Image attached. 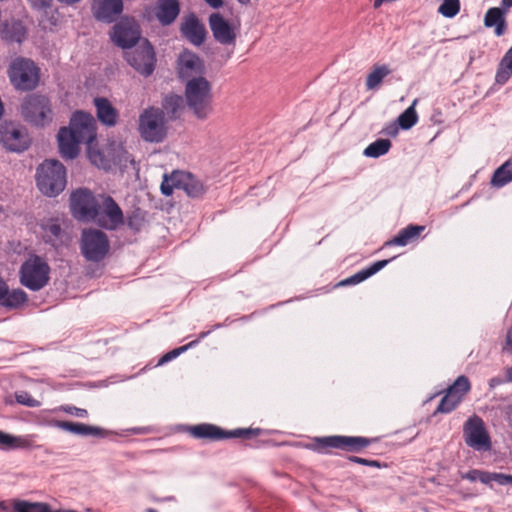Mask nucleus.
Wrapping results in <instances>:
<instances>
[{
	"mask_svg": "<svg viewBox=\"0 0 512 512\" xmlns=\"http://www.w3.org/2000/svg\"><path fill=\"white\" fill-rule=\"evenodd\" d=\"M185 99L188 109L198 120H206L213 113L211 83L204 77H193L185 86Z\"/></svg>",
	"mask_w": 512,
	"mask_h": 512,
	"instance_id": "nucleus-1",
	"label": "nucleus"
},
{
	"mask_svg": "<svg viewBox=\"0 0 512 512\" xmlns=\"http://www.w3.org/2000/svg\"><path fill=\"white\" fill-rule=\"evenodd\" d=\"M36 183L39 190L47 196H55L66 186V169L55 159L45 160L36 172Z\"/></svg>",
	"mask_w": 512,
	"mask_h": 512,
	"instance_id": "nucleus-2",
	"label": "nucleus"
},
{
	"mask_svg": "<svg viewBox=\"0 0 512 512\" xmlns=\"http://www.w3.org/2000/svg\"><path fill=\"white\" fill-rule=\"evenodd\" d=\"M373 441V439L363 436L333 435L314 438L311 447L314 451L322 454H330L334 450L359 453Z\"/></svg>",
	"mask_w": 512,
	"mask_h": 512,
	"instance_id": "nucleus-3",
	"label": "nucleus"
},
{
	"mask_svg": "<svg viewBox=\"0 0 512 512\" xmlns=\"http://www.w3.org/2000/svg\"><path fill=\"white\" fill-rule=\"evenodd\" d=\"M187 432L195 439L207 441H220L229 438H242L252 439L262 433L260 428H238L231 431H226L221 427L210 424L202 423L187 428Z\"/></svg>",
	"mask_w": 512,
	"mask_h": 512,
	"instance_id": "nucleus-4",
	"label": "nucleus"
},
{
	"mask_svg": "<svg viewBox=\"0 0 512 512\" xmlns=\"http://www.w3.org/2000/svg\"><path fill=\"white\" fill-rule=\"evenodd\" d=\"M50 266L42 257L32 255L26 259L19 271L20 283L31 291L44 288L50 279Z\"/></svg>",
	"mask_w": 512,
	"mask_h": 512,
	"instance_id": "nucleus-5",
	"label": "nucleus"
},
{
	"mask_svg": "<svg viewBox=\"0 0 512 512\" xmlns=\"http://www.w3.org/2000/svg\"><path fill=\"white\" fill-rule=\"evenodd\" d=\"M21 115L28 123L44 127L52 122L53 110L49 98L33 93L26 96L21 104Z\"/></svg>",
	"mask_w": 512,
	"mask_h": 512,
	"instance_id": "nucleus-6",
	"label": "nucleus"
},
{
	"mask_svg": "<svg viewBox=\"0 0 512 512\" xmlns=\"http://www.w3.org/2000/svg\"><path fill=\"white\" fill-rule=\"evenodd\" d=\"M139 133L148 142L159 143L167 134L166 120L161 108L148 107L139 116Z\"/></svg>",
	"mask_w": 512,
	"mask_h": 512,
	"instance_id": "nucleus-7",
	"label": "nucleus"
},
{
	"mask_svg": "<svg viewBox=\"0 0 512 512\" xmlns=\"http://www.w3.org/2000/svg\"><path fill=\"white\" fill-rule=\"evenodd\" d=\"M92 221L101 228L116 230L124 224V214L111 196L101 194Z\"/></svg>",
	"mask_w": 512,
	"mask_h": 512,
	"instance_id": "nucleus-8",
	"label": "nucleus"
},
{
	"mask_svg": "<svg viewBox=\"0 0 512 512\" xmlns=\"http://www.w3.org/2000/svg\"><path fill=\"white\" fill-rule=\"evenodd\" d=\"M80 249L86 260L100 262L109 252V239L104 232L98 229H84L81 235Z\"/></svg>",
	"mask_w": 512,
	"mask_h": 512,
	"instance_id": "nucleus-9",
	"label": "nucleus"
},
{
	"mask_svg": "<svg viewBox=\"0 0 512 512\" xmlns=\"http://www.w3.org/2000/svg\"><path fill=\"white\" fill-rule=\"evenodd\" d=\"M9 78L13 86L22 91L34 89L39 82V68L29 59L18 58L9 68Z\"/></svg>",
	"mask_w": 512,
	"mask_h": 512,
	"instance_id": "nucleus-10",
	"label": "nucleus"
},
{
	"mask_svg": "<svg viewBox=\"0 0 512 512\" xmlns=\"http://www.w3.org/2000/svg\"><path fill=\"white\" fill-rule=\"evenodd\" d=\"M471 390V383L465 375L457 377V379L450 385L443 398L441 399L436 413L447 414L452 412L463 401L464 397Z\"/></svg>",
	"mask_w": 512,
	"mask_h": 512,
	"instance_id": "nucleus-11",
	"label": "nucleus"
},
{
	"mask_svg": "<svg viewBox=\"0 0 512 512\" xmlns=\"http://www.w3.org/2000/svg\"><path fill=\"white\" fill-rule=\"evenodd\" d=\"M125 58L136 71L144 76H149L154 71L155 53L147 40L134 50L125 52Z\"/></svg>",
	"mask_w": 512,
	"mask_h": 512,
	"instance_id": "nucleus-12",
	"label": "nucleus"
},
{
	"mask_svg": "<svg viewBox=\"0 0 512 512\" xmlns=\"http://www.w3.org/2000/svg\"><path fill=\"white\" fill-rule=\"evenodd\" d=\"M465 443L475 450H490L491 441L483 420L478 416L470 417L463 428Z\"/></svg>",
	"mask_w": 512,
	"mask_h": 512,
	"instance_id": "nucleus-13",
	"label": "nucleus"
},
{
	"mask_svg": "<svg viewBox=\"0 0 512 512\" xmlns=\"http://www.w3.org/2000/svg\"><path fill=\"white\" fill-rule=\"evenodd\" d=\"M98 204V196L87 189H79L71 194L70 207L75 218L86 221L93 219Z\"/></svg>",
	"mask_w": 512,
	"mask_h": 512,
	"instance_id": "nucleus-14",
	"label": "nucleus"
},
{
	"mask_svg": "<svg viewBox=\"0 0 512 512\" xmlns=\"http://www.w3.org/2000/svg\"><path fill=\"white\" fill-rule=\"evenodd\" d=\"M209 26L214 39L222 45H233L240 27L238 20L229 22L220 13H212L209 16Z\"/></svg>",
	"mask_w": 512,
	"mask_h": 512,
	"instance_id": "nucleus-15",
	"label": "nucleus"
},
{
	"mask_svg": "<svg viewBox=\"0 0 512 512\" xmlns=\"http://www.w3.org/2000/svg\"><path fill=\"white\" fill-rule=\"evenodd\" d=\"M140 28L133 18H123L113 27L112 40L122 48L134 46L140 39Z\"/></svg>",
	"mask_w": 512,
	"mask_h": 512,
	"instance_id": "nucleus-16",
	"label": "nucleus"
},
{
	"mask_svg": "<svg viewBox=\"0 0 512 512\" xmlns=\"http://www.w3.org/2000/svg\"><path fill=\"white\" fill-rule=\"evenodd\" d=\"M68 130L83 143H91L96 137V121L90 113H73Z\"/></svg>",
	"mask_w": 512,
	"mask_h": 512,
	"instance_id": "nucleus-17",
	"label": "nucleus"
},
{
	"mask_svg": "<svg viewBox=\"0 0 512 512\" xmlns=\"http://www.w3.org/2000/svg\"><path fill=\"white\" fill-rule=\"evenodd\" d=\"M0 135L1 142L10 151L20 152L29 146L26 129L14 123H4L0 128Z\"/></svg>",
	"mask_w": 512,
	"mask_h": 512,
	"instance_id": "nucleus-18",
	"label": "nucleus"
},
{
	"mask_svg": "<svg viewBox=\"0 0 512 512\" xmlns=\"http://www.w3.org/2000/svg\"><path fill=\"white\" fill-rule=\"evenodd\" d=\"M181 35L195 46L202 45L207 36L205 25L194 14H188L183 17L180 25Z\"/></svg>",
	"mask_w": 512,
	"mask_h": 512,
	"instance_id": "nucleus-19",
	"label": "nucleus"
},
{
	"mask_svg": "<svg viewBox=\"0 0 512 512\" xmlns=\"http://www.w3.org/2000/svg\"><path fill=\"white\" fill-rule=\"evenodd\" d=\"M123 12V2H93L92 13L96 20L112 23Z\"/></svg>",
	"mask_w": 512,
	"mask_h": 512,
	"instance_id": "nucleus-20",
	"label": "nucleus"
},
{
	"mask_svg": "<svg viewBox=\"0 0 512 512\" xmlns=\"http://www.w3.org/2000/svg\"><path fill=\"white\" fill-rule=\"evenodd\" d=\"M59 152L63 158L74 159L79 153V144L83 143L67 127H62L57 135Z\"/></svg>",
	"mask_w": 512,
	"mask_h": 512,
	"instance_id": "nucleus-21",
	"label": "nucleus"
},
{
	"mask_svg": "<svg viewBox=\"0 0 512 512\" xmlns=\"http://www.w3.org/2000/svg\"><path fill=\"white\" fill-rule=\"evenodd\" d=\"M503 4H505L506 9L498 7L490 8L484 17V25L488 28H494V33L498 37L502 36L507 29L505 15L508 8L512 6V2H503Z\"/></svg>",
	"mask_w": 512,
	"mask_h": 512,
	"instance_id": "nucleus-22",
	"label": "nucleus"
},
{
	"mask_svg": "<svg viewBox=\"0 0 512 512\" xmlns=\"http://www.w3.org/2000/svg\"><path fill=\"white\" fill-rule=\"evenodd\" d=\"M28 300V295L22 289L9 290L8 285L0 277V306L16 309Z\"/></svg>",
	"mask_w": 512,
	"mask_h": 512,
	"instance_id": "nucleus-23",
	"label": "nucleus"
},
{
	"mask_svg": "<svg viewBox=\"0 0 512 512\" xmlns=\"http://www.w3.org/2000/svg\"><path fill=\"white\" fill-rule=\"evenodd\" d=\"M172 180L191 197H200L205 193L206 189L202 182L189 173L175 172L172 174Z\"/></svg>",
	"mask_w": 512,
	"mask_h": 512,
	"instance_id": "nucleus-24",
	"label": "nucleus"
},
{
	"mask_svg": "<svg viewBox=\"0 0 512 512\" xmlns=\"http://www.w3.org/2000/svg\"><path fill=\"white\" fill-rule=\"evenodd\" d=\"M180 13L179 2H159L153 9V15L148 12V19L155 17L162 25H170Z\"/></svg>",
	"mask_w": 512,
	"mask_h": 512,
	"instance_id": "nucleus-25",
	"label": "nucleus"
},
{
	"mask_svg": "<svg viewBox=\"0 0 512 512\" xmlns=\"http://www.w3.org/2000/svg\"><path fill=\"white\" fill-rule=\"evenodd\" d=\"M97 117L101 123L106 126L113 127L117 124L119 113L110 101L103 97L94 99Z\"/></svg>",
	"mask_w": 512,
	"mask_h": 512,
	"instance_id": "nucleus-26",
	"label": "nucleus"
},
{
	"mask_svg": "<svg viewBox=\"0 0 512 512\" xmlns=\"http://www.w3.org/2000/svg\"><path fill=\"white\" fill-rule=\"evenodd\" d=\"M33 8L39 14V23L44 29H51L59 21V14L53 8L52 2H32Z\"/></svg>",
	"mask_w": 512,
	"mask_h": 512,
	"instance_id": "nucleus-27",
	"label": "nucleus"
},
{
	"mask_svg": "<svg viewBox=\"0 0 512 512\" xmlns=\"http://www.w3.org/2000/svg\"><path fill=\"white\" fill-rule=\"evenodd\" d=\"M425 230L423 225H408L401 229L398 234L385 243V246H406L417 240L420 234Z\"/></svg>",
	"mask_w": 512,
	"mask_h": 512,
	"instance_id": "nucleus-28",
	"label": "nucleus"
},
{
	"mask_svg": "<svg viewBox=\"0 0 512 512\" xmlns=\"http://www.w3.org/2000/svg\"><path fill=\"white\" fill-rule=\"evenodd\" d=\"M389 263V260H380L375 263H373L371 266L360 270L359 272L355 273L354 275L340 281L337 286H349V285H356L364 280L368 279L372 275L376 274L378 271L383 269L387 264Z\"/></svg>",
	"mask_w": 512,
	"mask_h": 512,
	"instance_id": "nucleus-29",
	"label": "nucleus"
},
{
	"mask_svg": "<svg viewBox=\"0 0 512 512\" xmlns=\"http://www.w3.org/2000/svg\"><path fill=\"white\" fill-rule=\"evenodd\" d=\"M55 426L65 431L79 435L104 436L105 432L99 427L89 426L83 423L57 421Z\"/></svg>",
	"mask_w": 512,
	"mask_h": 512,
	"instance_id": "nucleus-30",
	"label": "nucleus"
},
{
	"mask_svg": "<svg viewBox=\"0 0 512 512\" xmlns=\"http://www.w3.org/2000/svg\"><path fill=\"white\" fill-rule=\"evenodd\" d=\"M392 72L391 68L387 64H375L373 65L371 71L368 73L366 77V89L367 90H376L380 87L384 78L387 77Z\"/></svg>",
	"mask_w": 512,
	"mask_h": 512,
	"instance_id": "nucleus-31",
	"label": "nucleus"
},
{
	"mask_svg": "<svg viewBox=\"0 0 512 512\" xmlns=\"http://www.w3.org/2000/svg\"><path fill=\"white\" fill-rule=\"evenodd\" d=\"M512 182V158L505 161L493 173L490 185L493 188L500 189Z\"/></svg>",
	"mask_w": 512,
	"mask_h": 512,
	"instance_id": "nucleus-32",
	"label": "nucleus"
},
{
	"mask_svg": "<svg viewBox=\"0 0 512 512\" xmlns=\"http://www.w3.org/2000/svg\"><path fill=\"white\" fill-rule=\"evenodd\" d=\"M2 37L9 42L21 43L26 37V28L21 21H7L3 25Z\"/></svg>",
	"mask_w": 512,
	"mask_h": 512,
	"instance_id": "nucleus-33",
	"label": "nucleus"
},
{
	"mask_svg": "<svg viewBox=\"0 0 512 512\" xmlns=\"http://www.w3.org/2000/svg\"><path fill=\"white\" fill-rule=\"evenodd\" d=\"M203 68L201 59L193 53H183L179 58L180 77H188L190 72H201Z\"/></svg>",
	"mask_w": 512,
	"mask_h": 512,
	"instance_id": "nucleus-34",
	"label": "nucleus"
},
{
	"mask_svg": "<svg viewBox=\"0 0 512 512\" xmlns=\"http://www.w3.org/2000/svg\"><path fill=\"white\" fill-rule=\"evenodd\" d=\"M184 109V101L180 95L168 94L162 101V111L166 114L169 119H176L180 116Z\"/></svg>",
	"mask_w": 512,
	"mask_h": 512,
	"instance_id": "nucleus-35",
	"label": "nucleus"
},
{
	"mask_svg": "<svg viewBox=\"0 0 512 512\" xmlns=\"http://www.w3.org/2000/svg\"><path fill=\"white\" fill-rule=\"evenodd\" d=\"M30 447V441L21 436H13L11 434L0 431V449L15 450Z\"/></svg>",
	"mask_w": 512,
	"mask_h": 512,
	"instance_id": "nucleus-36",
	"label": "nucleus"
},
{
	"mask_svg": "<svg viewBox=\"0 0 512 512\" xmlns=\"http://www.w3.org/2000/svg\"><path fill=\"white\" fill-rule=\"evenodd\" d=\"M512 75V47L505 53L503 56L497 73H496V82L500 84H504L508 81L510 76Z\"/></svg>",
	"mask_w": 512,
	"mask_h": 512,
	"instance_id": "nucleus-37",
	"label": "nucleus"
},
{
	"mask_svg": "<svg viewBox=\"0 0 512 512\" xmlns=\"http://www.w3.org/2000/svg\"><path fill=\"white\" fill-rule=\"evenodd\" d=\"M391 145L392 144L389 139H378L365 148L364 155L367 157L378 158L388 153Z\"/></svg>",
	"mask_w": 512,
	"mask_h": 512,
	"instance_id": "nucleus-38",
	"label": "nucleus"
},
{
	"mask_svg": "<svg viewBox=\"0 0 512 512\" xmlns=\"http://www.w3.org/2000/svg\"><path fill=\"white\" fill-rule=\"evenodd\" d=\"M146 222V213L140 209L136 208L128 213L126 220L124 219V223L134 232H139Z\"/></svg>",
	"mask_w": 512,
	"mask_h": 512,
	"instance_id": "nucleus-39",
	"label": "nucleus"
},
{
	"mask_svg": "<svg viewBox=\"0 0 512 512\" xmlns=\"http://www.w3.org/2000/svg\"><path fill=\"white\" fill-rule=\"evenodd\" d=\"M417 103V100H414L412 105L409 106L403 113L400 114L398 117V124L399 126L404 129L408 130L411 127H413L417 121H418V115L415 110V105Z\"/></svg>",
	"mask_w": 512,
	"mask_h": 512,
	"instance_id": "nucleus-40",
	"label": "nucleus"
},
{
	"mask_svg": "<svg viewBox=\"0 0 512 512\" xmlns=\"http://www.w3.org/2000/svg\"><path fill=\"white\" fill-rule=\"evenodd\" d=\"M199 343V339L197 340H193L191 342H189L188 344L186 345H183L181 347H178V348H175L169 352H167L166 354H164L160 359H159V362H158V365H163L173 359H175L176 357H178L180 354H182L183 352L187 351L188 349L196 346L197 344Z\"/></svg>",
	"mask_w": 512,
	"mask_h": 512,
	"instance_id": "nucleus-41",
	"label": "nucleus"
},
{
	"mask_svg": "<svg viewBox=\"0 0 512 512\" xmlns=\"http://www.w3.org/2000/svg\"><path fill=\"white\" fill-rule=\"evenodd\" d=\"M460 11V2H442L438 8V12L444 17L452 18Z\"/></svg>",
	"mask_w": 512,
	"mask_h": 512,
	"instance_id": "nucleus-42",
	"label": "nucleus"
},
{
	"mask_svg": "<svg viewBox=\"0 0 512 512\" xmlns=\"http://www.w3.org/2000/svg\"><path fill=\"white\" fill-rule=\"evenodd\" d=\"M462 479H467L469 481H480L481 483L488 484L489 483V476L488 472L481 471L477 469H472L466 473H461Z\"/></svg>",
	"mask_w": 512,
	"mask_h": 512,
	"instance_id": "nucleus-43",
	"label": "nucleus"
},
{
	"mask_svg": "<svg viewBox=\"0 0 512 512\" xmlns=\"http://www.w3.org/2000/svg\"><path fill=\"white\" fill-rule=\"evenodd\" d=\"M15 398L17 403L25 405L27 407H38L40 402L34 399L28 392L20 391L16 392Z\"/></svg>",
	"mask_w": 512,
	"mask_h": 512,
	"instance_id": "nucleus-44",
	"label": "nucleus"
},
{
	"mask_svg": "<svg viewBox=\"0 0 512 512\" xmlns=\"http://www.w3.org/2000/svg\"><path fill=\"white\" fill-rule=\"evenodd\" d=\"M174 188H179V184L172 180V175L170 177L165 176L161 184V192L166 196H170L173 194Z\"/></svg>",
	"mask_w": 512,
	"mask_h": 512,
	"instance_id": "nucleus-45",
	"label": "nucleus"
},
{
	"mask_svg": "<svg viewBox=\"0 0 512 512\" xmlns=\"http://www.w3.org/2000/svg\"><path fill=\"white\" fill-rule=\"evenodd\" d=\"M61 410L80 418H86L88 416V412L86 409L78 408L72 405H63L61 406Z\"/></svg>",
	"mask_w": 512,
	"mask_h": 512,
	"instance_id": "nucleus-46",
	"label": "nucleus"
},
{
	"mask_svg": "<svg viewBox=\"0 0 512 512\" xmlns=\"http://www.w3.org/2000/svg\"><path fill=\"white\" fill-rule=\"evenodd\" d=\"M489 483L491 481H496L500 485L510 484L511 475L503 474V473H490L488 472Z\"/></svg>",
	"mask_w": 512,
	"mask_h": 512,
	"instance_id": "nucleus-47",
	"label": "nucleus"
},
{
	"mask_svg": "<svg viewBox=\"0 0 512 512\" xmlns=\"http://www.w3.org/2000/svg\"><path fill=\"white\" fill-rule=\"evenodd\" d=\"M45 232L48 236L58 238L61 235L62 229L57 223H49L45 226Z\"/></svg>",
	"mask_w": 512,
	"mask_h": 512,
	"instance_id": "nucleus-48",
	"label": "nucleus"
},
{
	"mask_svg": "<svg viewBox=\"0 0 512 512\" xmlns=\"http://www.w3.org/2000/svg\"><path fill=\"white\" fill-rule=\"evenodd\" d=\"M348 459L351 462H354L357 464L371 466V467H378V468L380 467V463L377 460H369V459L361 458L358 456H350Z\"/></svg>",
	"mask_w": 512,
	"mask_h": 512,
	"instance_id": "nucleus-49",
	"label": "nucleus"
},
{
	"mask_svg": "<svg viewBox=\"0 0 512 512\" xmlns=\"http://www.w3.org/2000/svg\"><path fill=\"white\" fill-rule=\"evenodd\" d=\"M88 156H89L90 161L94 165H96L97 167H103L104 159H103L102 154L99 151L90 150L88 152Z\"/></svg>",
	"mask_w": 512,
	"mask_h": 512,
	"instance_id": "nucleus-50",
	"label": "nucleus"
},
{
	"mask_svg": "<svg viewBox=\"0 0 512 512\" xmlns=\"http://www.w3.org/2000/svg\"><path fill=\"white\" fill-rule=\"evenodd\" d=\"M503 350L512 353V326L507 331Z\"/></svg>",
	"mask_w": 512,
	"mask_h": 512,
	"instance_id": "nucleus-51",
	"label": "nucleus"
},
{
	"mask_svg": "<svg viewBox=\"0 0 512 512\" xmlns=\"http://www.w3.org/2000/svg\"><path fill=\"white\" fill-rule=\"evenodd\" d=\"M213 8L220 7L224 2H208Z\"/></svg>",
	"mask_w": 512,
	"mask_h": 512,
	"instance_id": "nucleus-52",
	"label": "nucleus"
},
{
	"mask_svg": "<svg viewBox=\"0 0 512 512\" xmlns=\"http://www.w3.org/2000/svg\"><path fill=\"white\" fill-rule=\"evenodd\" d=\"M507 379L512 382V366L507 370Z\"/></svg>",
	"mask_w": 512,
	"mask_h": 512,
	"instance_id": "nucleus-53",
	"label": "nucleus"
},
{
	"mask_svg": "<svg viewBox=\"0 0 512 512\" xmlns=\"http://www.w3.org/2000/svg\"><path fill=\"white\" fill-rule=\"evenodd\" d=\"M207 334H208V332H202V333H200V335H199V339L204 338Z\"/></svg>",
	"mask_w": 512,
	"mask_h": 512,
	"instance_id": "nucleus-54",
	"label": "nucleus"
},
{
	"mask_svg": "<svg viewBox=\"0 0 512 512\" xmlns=\"http://www.w3.org/2000/svg\"><path fill=\"white\" fill-rule=\"evenodd\" d=\"M133 431H134L135 433H143V432H144V430H143V429H140V428H138V429H133Z\"/></svg>",
	"mask_w": 512,
	"mask_h": 512,
	"instance_id": "nucleus-55",
	"label": "nucleus"
},
{
	"mask_svg": "<svg viewBox=\"0 0 512 512\" xmlns=\"http://www.w3.org/2000/svg\"><path fill=\"white\" fill-rule=\"evenodd\" d=\"M383 2H374V7L379 8Z\"/></svg>",
	"mask_w": 512,
	"mask_h": 512,
	"instance_id": "nucleus-56",
	"label": "nucleus"
},
{
	"mask_svg": "<svg viewBox=\"0 0 512 512\" xmlns=\"http://www.w3.org/2000/svg\"><path fill=\"white\" fill-rule=\"evenodd\" d=\"M146 512H158V511H157V510H155V509H153V508H148V509L146 510Z\"/></svg>",
	"mask_w": 512,
	"mask_h": 512,
	"instance_id": "nucleus-57",
	"label": "nucleus"
},
{
	"mask_svg": "<svg viewBox=\"0 0 512 512\" xmlns=\"http://www.w3.org/2000/svg\"><path fill=\"white\" fill-rule=\"evenodd\" d=\"M493 384H496L495 379H491V383H490V385H491V386H493Z\"/></svg>",
	"mask_w": 512,
	"mask_h": 512,
	"instance_id": "nucleus-58",
	"label": "nucleus"
},
{
	"mask_svg": "<svg viewBox=\"0 0 512 512\" xmlns=\"http://www.w3.org/2000/svg\"><path fill=\"white\" fill-rule=\"evenodd\" d=\"M493 384H496L495 379H491V383H490V385H491V386H493Z\"/></svg>",
	"mask_w": 512,
	"mask_h": 512,
	"instance_id": "nucleus-59",
	"label": "nucleus"
},
{
	"mask_svg": "<svg viewBox=\"0 0 512 512\" xmlns=\"http://www.w3.org/2000/svg\"><path fill=\"white\" fill-rule=\"evenodd\" d=\"M510 484L512 485V475H511V477H510Z\"/></svg>",
	"mask_w": 512,
	"mask_h": 512,
	"instance_id": "nucleus-60",
	"label": "nucleus"
}]
</instances>
